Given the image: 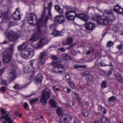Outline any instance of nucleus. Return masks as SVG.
<instances>
[{"instance_id": "nucleus-47", "label": "nucleus", "mask_w": 123, "mask_h": 123, "mask_svg": "<svg viewBox=\"0 0 123 123\" xmlns=\"http://www.w3.org/2000/svg\"><path fill=\"white\" fill-rule=\"evenodd\" d=\"M115 32H117L118 30V27L116 26H114L112 29Z\"/></svg>"}, {"instance_id": "nucleus-11", "label": "nucleus", "mask_w": 123, "mask_h": 123, "mask_svg": "<svg viewBox=\"0 0 123 123\" xmlns=\"http://www.w3.org/2000/svg\"><path fill=\"white\" fill-rule=\"evenodd\" d=\"M43 79V75L41 74H39L36 77L35 80L37 85H41Z\"/></svg>"}, {"instance_id": "nucleus-42", "label": "nucleus", "mask_w": 123, "mask_h": 123, "mask_svg": "<svg viewBox=\"0 0 123 123\" xmlns=\"http://www.w3.org/2000/svg\"><path fill=\"white\" fill-rule=\"evenodd\" d=\"M115 99V98L114 97H112L109 99V101L112 102H113Z\"/></svg>"}, {"instance_id": "nucleus-58", "label": "nucleus", "mask_w": 123, "mask_h": 123, "mask_svg": "<svg viewBox=\"0 0 123 123\" xmlns=\"http://www.w3.org/2000/svg\"><path fill=\"white\" fill-rule=\"evenodd\" d=\"M112 72V71L111 70H109L107 73V75L109 76L111 75V74Z\"/></svg>"}, {"instance_id": "nucleus-35", "label": "nucleus", "mask_w": 123, "mask_h": 123, "mask_svg": "<svg viewBox=\"0 0 123 123\" xmlns=\"http://www.w3.org/2000/svg\"><path fill=\"white\" fill-rule=\"evenodd\" d=\"M82 112L83 116L85 117H87L88 115V113L87 111L85 110H83Z\"/></svg>"}, {"instance_id": "nucleus-1", "label": "nucleus", "mask_w": 123, "mask_h": 123, "mask_svg": "<svg viewBox=\"0 0 123 123\" xmlns=\"http://www.w3.org/2000/svg\"><path fill=\"white\" fill-rule=\"evenodd\" d=\"M103 13L105 17H101L99 15L94 14L91 17L92 19L96 21L98 24L103 25L108 24L109 22L113 21L116 18L112 11L105 10Z\"/></svg>"}, {"instance_id": "nucleus-55", "label": "nucleus", "mask_w": 123, "mask_h": 123, "mask_svg": "<svg viewBox=\"0 0 123 123\" xmlns=\"http://www.w3.org/2000/svg\"><path fill=\"white\" fill-rule=\"evenodd\" d=\"M74 94L75 97L77 98V100L79 101H80V99L79 98L78 95L76 93H74Z\"/></svg>"}, {"instance_id": "nucleus-61", "label": "nucleus", "mask_w": 123, "mask_h": 123, "mask_svg": "<svg viewBox=\"0 0 123 123\" xmlns=\"http://www.w3.org/2000/svg\"><path fill=\"white\" fill-rule=\"evenodd\" d=\"M74 46V45L73 44H72L70 45V46L69 47H68L67 48V49H71L72 47H73Z\"/></svg>"}, {"instance_id": "nucleus-32", "label": "nucleus", "mask_w": 123, "mask_h": 123, "mask_svg": "<svg viewBox=\"0 0 123 123\" xmlns=\"http://www.w3.org/2000/svg\"><path fill=\"white\" fill-rule=\"evenodd\" d=\"M49 104L53 107H55L56 106V103L52 99H50L49 101Z\"/></svg>"}, {"instance_id": "nucleus-23", "label": "nucleus", "mask_w": 123, "mask_h": 123, "mask_svg": "<svg viewBox=\"0 0 123 123\" xmlns=\"http://www.w3.org/2000/svg\"><path fill=\"white\" fill-rule=\"evenodd\" d=\"M98 111L100 113H103L104 114L106 113V111L103 107L101 106H99L98 108Z\"/></svg>"}, {"instance_id": "nucleus-14", "label": "nucleus", "mask_w": 123, "mask_h": 123, "mask_svg": "<svg viewBox=\"0 0 123 123\" xmlns=\"http://www.w3.org/2000/svg\"><path fill=\"white\" fill-rule=\"evenodd\" d=\"M64 17L62 16H57L55 17V20L56 22L62 24L64 22Z\"/></svg>"}, {"instance_id": "nucleus-37", "label": "nucleus", "mask_w": 123, "mask_h": 123, "mask_svg": "<svg viewBox=\"0 0 123 123\" xmlns=\"http://www.w3.org/2000/svg\"><path fill=\"white\" fill-rule=\"evenodd\" d=\"M38 99L37 98H34L31 99V104H34L38 101Z\"/></svg>"}, {"instance_id": "nucleus-4", "label": "nucleus", "mask_w": 123, "mask_h": 123, "mask_svg": "<svg viewBox=\"0 0 123 123\" xmlns=\"http://www.w3.org/2000/svg\"><path fill=\"white\" fill-rule=\"evenodd\" d=\"M50 91H46L45 90H43L42 97L40 100V101L41 103L44 105L47 104V101L50 97Z\"/></svg>"}, {"instance_id": "nucleus-34", "label": "nucleus", "mask_w": 123, "mask_h": 123, "mask_svg": "<svg viewBox=\"0 0 123 123\" xmlns=\"http://www.w3.org/2000/svg\"><path fill=\"white\" fill-rule=\"evenodd\" d=\"M62 56L63 57H65L68 59H71L72 58L70 55L66 54H64L62 55Z\"/></svg>"}, {"instance_id": "nucleus-48", "label": "nucleus", "mask_w": 123, "mask_h": 123, "mask_svg": "<svg viewBox=\"0 0 123 123\" xmlns=\"http://www.w3.org/2000/svg\"><path fill=\"white\" fill-rule=\"evenodd\" d=\"M117 78L120 82L122 83L123 82L122 80L119 75L117 76Z\"/></svg>"}, {"instance_id": "nucleus-3", "label": "nucleus", "mask_w": 123, "mask_h": 123, "mask_svg": "<svg viewBox=\"0 0 123 123\" xmlns=\"http://www.w3.org/2000/svg\"><path fill=\"white\" fill-rule=\"evenodd\" d=\"M56 112L60 117L59 120V122L60 123H66L67 121H69L71 119L70 116L63 113L62 109L60 107L57 108Z\"/></svg>"}, {"instance_id": "nucleus-31", "label": "nucleus", "mask_w": 123, "mask_h": 123, "mask_svg": "<svg viewBox=\"0 0 123 123\" xmlns=\"http://www.w3.org/2000/svg\"><path fill=\"white\" fill-rule=\"evenodd\" d=\"M33 61L31 60V73H32V74L33 76H34L36 71L35 70V68L32 65Z\"/></svg>"}, {"instance_id": "nucleus-26", "label": "nucleus", "mask_w": 123, "mask_h": 123, "mask_svg": "<svg viewBox=\"0 0 123 123\" xmlns=\"http://www.w3.org/2000/svg\"><path fill=\"white\" fill-rule=\"evenodd\" d=\"M30 68L31 64L28 65L26 68H25L24 70V72L26 74L30 73L31 71Z\"/></svg>"}, {"instance_id": "nucleus-28", "label": "nucleus", "mask_w": 123, "mask_h": 123, "mask_svg": "<svg viewBox=\"0 0 123 123\" xmlns=\"http://www.w3.org/2000/svg\"><path fill=\"white\" fill-rule=\"evenodd\" d=\"M51 35L53 34L55 37L56 36H61V34L60 32L55 30H54L53 32L51 33Z\"/></svg>"}, {"instance_id": "nucleus-16", "label": "nucleus", "mask_w": 123, "mask_h": 123, "mask_svg": "<svg viewBox=\"0 0 123 123\" xmlns=\"http://www.w3.org/2000/svg\"><path fill=\"white\" fill-rule=\"evenodd\" d=\"M41 34V31L39 29L38 30V32L36 33L35 35L31 38V41H35L38 38L39 36Z\"/></svg>"}, {"instance_id": "nucleus-52", "label": "nucleus", "mask_w": 123, "mask_h": 123, "mask_svg": "<svg viewBox=\"0 0 123 123\" xmlns=\"http://www.w3.org/2000/svg\"><path fill=\"white\" fill-rule=\"evenodd\" d=\"M5 71L4 68H3L0 69V76H1L3 73Z\"/></svg>"}, {"instance_id": "nucleus-5", "label": "nucleus", "mask_w": 123, "mask_h": 123, "mask_svg": "<svg viewBox=\"0 0 123 123\" xmlns=\"http://www.w3.org/2000/svg\"><path fill=\"white\" fill-rule=\"evenodd\" d=\"M19 34L17 33L11 31L7 34V38L10 41L15 42L19 38Z\"/></svg>"}, {"instance_id": "nucleus-50", "label": "nucleus", "mask_w": 123, "mask_h": 123, "mask_svg": "<svg viewBox=\"0 0 123 123\" xmlns=\"http://www.w3.org/2000/svg\"><path fill=\"white\" fill-rule=\"evenodd\" d=\"M107 121V120L106 118L104 117H102L101 120V121L103 123H104L105 122H106Z\"/></svg>"}, {"instance_id": "nucleus-20", "label": "nucleus", "mask_w": 123, "mask_h": 123, "mask_svg": "<svg viewBox=\"0 0 123 123\" xmlns=\"http://www.w3.org/2000/svg\"><path fill=\"white\" fill-rule=\"evenodd\" d=\"M14 44H12L9 45V47L7 50V51L9 54L11 55L13 54V51L14 50Z\"/></svg>"}, {"instance_id": "nucleus-10", "label": "nucleus", "mask_w": 123, "mask_h": 123, "mask_svg": "<svg viewBox=\"0 0 123 123\" xmlns=\"http://www.w3.org/2000/svg\"><path fill=\"white\" fill-rule=\"evenodd\" d=\"M85 26L86 29L88 30H93L95 27V24L90 22H87L85 24Z\"/></svg>"}, {"instance_id": "nucleus-13", "label": "nucleus", "mask_w": 123, "mask_h": 123, "mask_svg": "<svg viewBox=\"0 0 123 123\" xmlns=\"http://www.w3.org/2000/svg\"><path fill=\"white\" fill-rule=\"evenodd\" d=\"M87 80V84L88 86L92 84L93 80V78L92 75L90 74L87 75L86 77Z\"/></svg>"}, {"instance_id": "nucleus-19", "label": "nucleus", "mask_w": 123, "mask_h": 123, "mask_svg": "<svg viewBox=\"0 0 123 123\" xmlns=\"http://www.w3.org/2000/svg\"><path fill=\"white\" fill-rule=\"evenodd\" d=\"M8 116V115L7 114L1 117V119L4 118L5 120V121L3 123H12L13 121L12 120L11 118Z\"/></svg>"}, {"instance_id": "nucleus-59", "label": "nucleus", "mask_w": 123, "mask_h": 123, "mask_svg": "<svg viewBox=\"0 0 123 123\" xmlns=\"http://www.w3.org/2000/svg\"><path fill=\"white\" fill-rule=\"evenodd\" d=\"M58 50H59L62 52H64L65 51V50L63 48H61L58 49Z\"/></svg>"}, {"instance_id": "nucleus-12", "label": "nucleus", "mask_w": 123, "mask_h": 123, "mask_svg": "<svg viewBox=\"0 0 123 123\" xmlns=\"http://www.w3.org/2000/svg\"><path fill=\"white\" fill-rule=\"evenodd\" d=\"M52 5V2H50L48 4V7L47 9L46 8L45 6H44V7L43 14H44V13H45V11L46 10H47L49 14V16L50 17V18H51L52 16V14L51 11V6Z\"/></svg>"}, {"instance_id": "nucleus-45", "label": "nucleus", "mask_w": 123, "mask_h": 123, "mask_svg": "<svg viewBox=\"0 0 123 123\" xmlns=\"http://www.w3.org/2000/svg\"><path fill=\"white\" fill-rule=\"evenodd\" d=\"M0 90L2 92H5L6 91V88L4 86H2L0 88Z\"/></svg>"}, {"instance_id": "nucleus-29", "label": "nucleus", "mask_w": 123, "mask_h": 123, "mask_svg": "<svg viewBox=\"0 0 123 123\" xmlns=\"http://www.w3.org/2000/svg\"><path fill=\"white\" fill-rule=\"evenodd\" d=\"M74 67L76 68H85L87 67V66L84 65H74Z\"/></svg>"}, {"instance_id": "nucleus-62", "label": "nucleus", "mask_w": 123, "mask_h": 123, "mask_svg": "<svg viewBox=\"0 0 123 123\" xmlns=\"http://www.w3.org/2000/svg\"><path fill=\"white\" fill-rule=\"evenodd\" d=\"M65 77L67 80H69L70 79V77L68 75H66L65 76Z\"/></svg>"}, {"instance_id": "nucleus-54", "label": "nucleus", "mask_w": 123, "mask_h": 123, "mask_svg": "<svg viewBox=\"0 0 123 123\" xmlns=\"http://www.w3.org/2000/svg\"><path fill=\"white\" fill-rule=\"evenodd\" d=\"M43 21L42 19H40L38 22H37L36 23L37 25H39L41 24V23Z\"/></svg>"}, {"instance_id": "nucleus-63", "label": "nucleus", "mask_w": 123, "mask_h": 123, "mask_svg": "<svg viewBox=\"0 0 123 123\" xmlns=\"http://www.w3.org/2000/svg\"><path fill=\"white\" fill-rule=\"evenodd\" d=\"M72 101H70V103L68 105L70 106H72L74 105Z\"/></svg>"}, {"instance_id": "nucleus-49", "label": "nucleus", "mask_w": 123, "mask_h": 123, "mask_svg": "<svg viewBox=\"0 0 123 123\" xmlns=\"http://www.w3.org/2000/svg\"><path fill=\"white\" fill-rule=\"evenodd\" d=\"M24 108L26 109H27L28 108V105L26 103H25L24 104Z\"/></svg>"}, {"instance_id": "nucleus-41", "label": "nucleus", "mask_w": 123, "mask_h": 123, "mask_svg": "<svg viewBox=\"0 0 123 123\" xmlns=\"http://www.w3.org/2000/svg\"><path fill=\"white\" fill-rule=\"evenodd\" d=\"M53 89L55 92H56L57 91H59L60 90V88L56 87L55 86L53 87Z\"/></svg>"}, {"instance_id": "nucleus-2", "label": "nucleus", "mask_w": 123, "mask_h": 123, "mask_svg": "<svg viewBox=\"0 0 123 123\" xmlns=\"http://www.w3.org/2000/svg\"><path fill=\"white\" fill-rule=\"evenodd\" d=\"M51 58L53 60V66L57 68H55L53 69L56 68L58 69V68H61L63 67L64 65L68 64V63L66 60L60 58H58L56 56L52 55Z\"/></svg>"}, {"instance_id": "nucleus-38", "label": "nucleus", "mask_w": 123, "mask_h": 123, "mask_svg": "<svg viewBox=\"0 0 123 123\" xmlns=\"http://www.w3.org/2000/svg\"><path fill=\"white\" fill-rule=\"evenodd\" d=\"M114 43L113 42L111 41H110L107 43V46L108 47H111L112 46L114 45Z\"/></svg>"}, {"instance_id": "nucleus-18", "label": "nucleus", "mask_w": 123, "mask_h": 123, "mask_svg": "<svg viewBox=\"0 0 123 123\" xmlns=\"http://www.w3.org/2000/svg\"><path fill=\"white\" fill-rule=\"evenodd\" d=\"M45 56L43 53H42L40 54V60L39 62V65H43L45 62V58L44 57Z\"/></svg>"}, {"instance_id": "nucleus-7", "label": "nucleus", "mask_w": 123, "mask_h": 123, "mask_svg": "<svg viewBox=\"0 0 123 123\" xmlns=\"http://www.w3.org/2000/svg\"><path fill=\"white\" fill-rule=\"evenodd\" d=\"M75 15L77 18H78L81 20L85 22L87 21L89 18L88 15L85 13L75 14Z\"/></svg>"}, {"instance_id": "nucleus-21", "label": "nucleus", "mask_w": 123, "mask_h": 123, "mask_svg": "<svg viewBox=\"0 0 123 123\" xmlns=\"http://www.w3.org/2000/svg\"><path fill=\"white\" fill-rule=\"evenodd\" d=\"M18 49L19 50H21V56L25 58L26 59H28V55L25 54L24 53V51L21 45L18 46Z\"/></svg>"}, {"instance_id": "nucleus-22", "label": "nucleus", "mask_w": 123, "mask_h": 123, "mask_svg": "<svg viewBox=\"0 0 123 123\" xmlns=\"http://www.w3.org/2000/svg\"><path fill=\"white\" fill-rule=\"evenodd\" d=\"M16 11H15L14 13L13 14V16L14 17V19L16 20H19L20 19L21 17L20 15V12L19 11L16 14Z\"/></svg>"}, {"instance_id": "nucleus-9", "label": "nucleus", "mask_w": 123, "mask_h": 123, "mask_svg": "<svg viewBox=\"0 0 123 123\" xmlns=\"http://www.w3.org/2000/svg\"><path fill=\"white\" fill-rule=\"evenodd\" d=\"M49 42V40L46 37H43L40 40L38 44V46L39 48H41L44 45L47 44Z\"/></svg>"}, {"instance_id": "nucleus-25", "label": "nucleus", "mask_w": 123, "mask_h": 123, "mask_svg": "<svg viewBox=\"0 0 123 123\" xmlns=\"http://www.w3.org/2000/svg\"><path fill=\"white\" fill-rule=\"evenodd\" d=\"M21 45L24 51H25L28 47H29V46H30V44H28V42H25Z\"/></svg>"}, {"instance_id": "nucleus-39", "label": "nucleus", "mask_w": 123, "mask_h": 123, "mask_svg": "<svg viewBox=\"0 0 123 123\" xmlns=\"http://www.w3.org/2000/svg\"><path fill=\"white\" fill-rule=\"evenodd\" d=\"M68 83L71 87L73 89H74L75 88L74 84L71 81L69 82Z\"/></svg>"}, {"instance_id": "nucleus-40", "label": "nucleus", "mask_w": 123, "mask_h": 123, "mask_svg": "<svg viewBox=\"0 0 123 123\" xmlns=\"http://www.w3.org/2000/svg\"><path fill=\"white\" fill-rule=\"evenodd\" d=\"M50 29L51 30H55V27H56V25L54 24H52L50 25Z\"/></svg>"}, {"instance_id": "nucleus-44", "label": "nucleus", "mask_w": 123, "mask_h": 123, "mask_svg": "<svg viewBox=\"0 0 123 123\" xmlns=\"http://www.w3.org/2000/svg\"><path fill=\"white\" fill-rule=\"evenodd\" d=\"M28 19H27V21L30 24H31L30 23L31 21V14H28Z\"/></svg>"}, {"instance_id": "nucleus-8", "label": "nucleus", "mask_w": 123, "mask_h": 123, "mask_svg": "<svg viewBox=\"0 0 123 123\" xmlns=\"http://www.w3.org/2000/svg\"><path fill=\"white\" fill-rule=\"evenodd\" d=\"M12 55L9 54L6 51H4L3 53L2 57L3 62H4L8 63L11 61L12 59Z\"/></svg>"}, {"instance_id": "nucleus-51", "label": "nucleus", "mask_w": 123, "mask_h": 123, "mask_svg": "<svg viewBox=\"0 0 123 123\" xmlns=\"http://www.w3.org/2000/svg\"><path fill=\"white\" fill-rule=\"evenodd\" d=\"M14 88L15 89H20V88L18 85V84H16L14 86Z\"/></svg>"}, {"instance_id": "nucleus-53", "label": "nucleus", "mask_w": 123, "mask_h": 123, "mask_svg": "<svg viewBox=\"0 0 123 123\" xmlns=\"http://www.w3.org/2000/svg\"><path fill=\"white\" fill-rule=\"evenodd\" d=\"M1 112L2 114L3 115H4L6 114V111L4 110L1 109Z\"/></svg>"}, {"instance_id": "nucleus-56", "label": "nucleus", "mask_w": 123, "mask_h": 123, "mask_svg": "<svg viewBox=\"0 0 123 123\" xmlns=\"http://www.w3.org/2000/svg\"><path fill=\"white\" fill-rule=\"evenodd\" d=\"M31 15H33V16H31V20H32L33 18H36V16L35 15V14L33 13V14H32L31 13Z\"/></svg>"}, {"instance_id": "nucleus-27", "label": "nucleus", "mask_w": 123, "mask_h": 123, "mask_svg": "<svg viewBox=\"0 0 123 123\" xmlns=\"http://www.w3.org/2000/svg\"><path fill=\"white\" fill-rule=\"evenodd\" d=\"M55 8L56 11L59 13L60 14H62L63 13V11L62 9L59 6H55Z\"/></svg>"}, {"instance_id": "nucleus-36", "label": "nucleus", "mask_w": 123, "mask_h": 123, "mask_svg": "<svg viewBox=\"0 0 123 123\" xmlns=\"http://www.w3.org/2000/svg\"><path fill=\"white\" fill-rule=\"evenodd\" d=\"M73 41V39L71 37L68 38L66 40V42H67V43L68 44L71 43H72Z\"/></svg>"}, {"instance_id": "nucleus-64", "label": "nucleus", "mask_w": 123, "mask_h": 123, "mask_svg": "<svg viewBox=\"0 0 123 123\" xmlns=\"http://www.w3.org/2000/svg\"><path fill=\"white\" fill-rule=\"evenodd\" d=\"M72 54L73 55H76V52L74 50H72Z\"/></svg>"}, {"instance_id": "nucleus-6", "label": "nucleus", "mask_w": 123, "mask_h": 123, "mask_svg": "<svg viewBox=\"0 0 123 123\" xmlns=\"http://www.w3.org/2000/svg\"><path fill=\"white\" fill-rule=\"evenodd\" d=\"M76 14L74 10H69L67 11L65 13L66 17L67 18L70 20H74Z\"/></svg>"}, {"instance_id": "nucleus-24", "label": "nucleus", "mask_w": 123, "mask_h": 123, "mask_svg": "<svg viewBox=\"0 0 123 123\" xmlns=\"http://www.w3.org/2000/svg\"><path fill=\"white\" fill-rule=\"evenodd\" d=\"M10 19L9 17L6 14L4 15L3 19L2 20V22H6L9 21Z\"/></svg>"}, {"instance_id": "nucleus-60", "label": "nucleus", "mask_w": 123, "mask_h": 123, "mask_svg": "<svg viewBox=\"0 0 123 123\" xmlns=\"http://www.w3.org/2000/svg\"><path fill=\"white\" fill-rule=\"evenodd\" d=\"M100 74L103 75H105V73L104 71H101L100 72Z\"/></svg>"}, {"instance_id": "nucleus-17", "label": "nucleus", "mask_w": 123, "mask_h": 123, "mask_svg": "<svg viewBox=\"0 0 123 123\" xmlns=\"http://www.w3.org/2000/svg\"><path fill=\"white\" fill-rule=\"evenodd\" d=\"M114 10L115 12L121 14L123 13V9L118 5L115 7Z\"/></svg>"}, {"instance_id": "nucleus-30", "label": "nucleus", "mask_w": 123, "mask_h": 123, "mask_svg": "<svg viewBox=\"0 0 123 123\" xmlns=\"http://www.w3.org/2000/svg\"><path fill=\"white\" fill-rule=\"evenodd\" d=\"M31 51V49L30 48H28V47L24 51V53L25 54H26L27 55H30V53Z\"/></svg>"}, {"instance_id": "nucleus-43", "label": "nucleus", "mask_w": 123, "mask_h": 123, "mask_svg": "<svg viewBox=\"0 0 123 123\" xmlns=\"http://www.w3.org/2000/svg\"><path fill=\"white\" fill-rule=\"evenodd\" d=\"M100 64L101 66L103 67H105L106 66H112V64L111 63V64L110 65H106L103 62H101Z\"/></svg>"}, {"instance_id": "nucleus-46", "label": "nucleus", "mask_w": 123, "mask_h": 123, "mask_svg": "<svg viewBox=\"0 0 123 123\" xmlns=\"http://www.w3.org/2000/svg\"><path fill=\"white\" fill-rule=\"evenodd\" d=\"M2 83L4 85L7 86L8 85V84L7 83V81L5 80H2Z\"/></svg>"}, {"instance_id": "nucleus-33", "label": "nucleus", "mask_w": 123, "mask_h": 123, "mask_svg": "<svg viewBox=\"0 0 123 123\" xmlns=\"http://www.w3.org/2000/svg\"><path fill=\"white\" fill-rule=\"evenodd\" d=\"M107 86L106 83V81H103L102 82L101 87L102 88H104Z\"/></svg>"}, {"instance_id": "nucleus-15", "label": "nucleus", "mask_w": 123, "mask_h": 123, "mask_svg": "<svg viewBox=\"0 0 123 123\" xmlns=\"http://www.w3.org/2000/svg\"><path fill=\"white\" fill-rule=\"evenodd\" d=\"M9 76L10 77V80L12 81L14 80L16 78V71L15 69L12 70L9 73Z\"/></svg>"}, {"instance_id": "nucleus-57", "label": "nucleus", "mask_w": 123, "mask_h": 123, "mask_svg": "<svg viewBox=\"0 0 123 123\" xmlns=\"http://www.w3.org/2000/svg\"><path fill=\"white\" fill-rule=\"evenodd\" d=\"M122 47L123 45L122 44H121L117 46V48L119 49H122Z\"/></svg>"}]
</instances>
